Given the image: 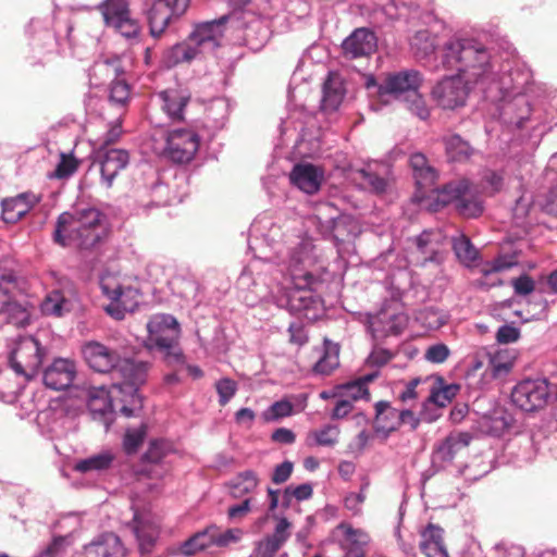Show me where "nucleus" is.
Wrapping results in <instances>:
<instances>
[{"mask_svg":"<svg viewBox=\"0 0 557 557\" xmlns=\"http://www.w3.org/2000/svg\"><path fill=\"white\" fill-rule=\"evenodd\" d=\"M286 269L288 276L271 289L269 300L308 321L318 320L324 313V304L311 287L324 270V260L311 238H301L289 249Z\"/></svg>","mask_w":557,"mask_h":557,"instance_id":"obj_1","label":"nucleus"},{"mask_svg":"<svg viewBox=\"0 0 557 557\" xmlns=\"http://www.w3.org/2000/svg\"><path fill=\"white\" fill-rule=\"evenodd\" d=\"M433 71H455L468 84L494 82L491 53L486 47L474 38L455 37L441 49V61L435 58L431 65Z\"/></svg>","mask_w":557,"mask_h":557,"instance_id":"obj_2","label":"nucleus"},{"mask_svg":"<svg viewBox=\"0 0 557 557\" xmlns=\"http://www.w3.org/2000/svg\"><path fill=\"white\" fill-rule=\"evenodd\" d=\"M103 235V214L95 207H84L59 215L53 239L62 247L90 249Z\"/></svg>","mask_w":557,"mask_h":557,"instance_id":"obj_3","label":"nucleus"},{"mask_svg":"<svg viewBox=\"0 0 557 557\" xmlns=\"http://www.w3.org/2000/svg\"><path fill=\"white\" fill-rule=\"evenodd\" d=\"M451 244L456 258L465 265L470 267L478 258V250L470 239L463 235L451 236L449 239L442 230L424 231L417 238L419 250L425 255L424 262H442L443 251Z\"/></svg>","mask_w":557,"mask_h":557,"instance_id":"obj_4","label":"nucleus"},{"mask_svg":"<svg viewBox=\"0 0 557 557\" xmlns=\"http://www.w3.org/2000/svg\"><path fill=\"white\" fill-rule=\"evenodd\" d=\"M530 81L529 72H520L519 70L510 71L499 77L497 85L504 96L513 95L512 101L506 102L503 107V119L509 125L521 128L524 122L529 120L531 107L528 99L521 95L525 85Z\"/></svg>","mask_w":557,"mask_h":557,"instance_id":"obj_5","label":"nucleus"},{"mask_svg":"<svg viewBox=\"0 0 557 557\" xmlns=\"http://www.w3.org/2000/svg\"><path fill=\"white\" fill-rule=\"evenodd\" d=\"M102 294L110 299L106 311L115 320H122L126 312H133L138 306V289L127 283L125 277L107 272L100 277Z\"/></svg>","mask_w":557,"mask_h":557,"instance_id":"obj_6","label":"nucleus"},{"mask_svg":"<svg viewBox=\"0 0 557 557\" xmlns=\"http://www.w3.org/2000/svg\"><path fill=\"white\" fill-rule=\"evenodd\" d=\"M478 193L476 186L463 180L445 185L438 198L444 205L454 203L462 216L476 218L483 212V201Z\"/></svg>","mask_w":557,"mask_h":557,"instance_id":"obj_7","label":"nucleus"},{"mask_svg":"<svg viewBox=\"0 0 557 557\" xmlns=\"http://www.w3.org/2000/svg\"><path fill=\"white\" fill-rule=\"evenodd\" d=\"M552 393L546 379H525L520 381L511 392L512 403L525 412L544 409Z\"/></svg>","mask_w":557,"mask_h":557,"instance_id":"obj_8","label":"nucleus"},{"mask_svg":"<svg viewBox=\"0 0 557 557\" xmlns=\"http://www.w3.org/2000/svg\"><path fill=\"white\" fill-rule=\"evenodd\" d=\"M97 8L106 26L113 28L127 39L137 38L140 26L131 16L128 0H102Z\"/></svg>","mask_w":557,"mask_h":557,"instance_id":"obj_9","label":"nucleus"},{"mask_svg":"<svg viewBox=\"0 0 557 557\" xmlns=\"http://www.w3.org/2000/svg\"><path fill=\"white\" fill-rule=\"evenodd\" d=\"M475 84H468L457 73L443 77L432 89V98L438 107L455 110L466 104L470 90Z\"/></svg>","mask_w":557,"mask_h":557,"instance_id":"obj_10","label":"nucleus"},{"mask_svg":"<svg viewBox=\"0 0 557 557\" xmlns=\"http://www.w3.org/2000/svg\"><path fill=\"white\" fill-rule=\"evenodd\" d=\"M200 145L198 134L189 128H174L168 133L164 154L180 164L189 163Z\"/></svg>","mask_w":557,"mask_h":557,"instance_id":"obj_11","label":"nucleus"},{"mask_svg":"<svg viewBox=\"0 0 557 557\" xmlns=\"http://www.w3.org/2000/svg\"><path fill=\"white\" fill-rule=\"evenodd\" d=\"M422 81L421 73L416 70H405L389 74L377 88L379 98L384 103L388 102V97L406 99L419 90Z\"/></svg>","mask_w":557,"mask_h":557,"instance_id":"obj_12","label":"nucleus"},{"mask_svg":"<svg viewBox=\"0 0 557 557\" xmlns=\"http://www.w3.org/2000/svg\"><path fill=\"white\" fill-rule=\"evenodd\" d=\"M149 339L157 348H174L178 344L181 327L171 314H154L147 324Z\"/></svg>","mask_w":557,"mask_h":557,"instance_id":"obj_13","label":"nucleus"},{"mask_svg":"<svg viewBox=\"0 0 557 557\" xmlns=\"http://www.w3.org/2000/svg\"><path fill=\"white\" fill-rule=\"evenodd\" d=\"M190 0H156L149 11L150 33L153 37L160 36L173 17L183 15Z\"/></svg>","mask_w":557,"mask_h":557,"instance_id":"obj_14","label":"nucleus"},{"mask_svg":"<svg viewBox=\"0 0 557 557\" xmlns=\"http://www.w3.org/2000/svg\"><path fill=\"white\" fill-rule=\"evenodd\" d=\"M518 360L517 350H484L473 367L474 370L485 368V372L494 379L507 376Z\"/></svg>","mask_w":557,"mask_h":557,"instance_id":"obj_15","label":"nucleus"},{"mask_svg":"<svg viewBox=\"0 0 557 557\" xmlns=\"http://www.w3.org/2000/svg\"><path fill=\"white\" fill-rule=\"evenodd\" d=\"M333 536L344 550L346 557H366L370 536L361 529L342 522L333 531Z\"/></svg>","mask_w":557,"mask_h":557,"instance_id":"obj_16","label":"nucleus"},{"mask_svg":"<svg viewBox=\"0 0 557 557\" xmlns=\"http://www.w3.org/2000/svg\"><path fill=\"white\" fill-rule=\"evenodd\" d=\"M225 17L197 24L189 34V40L200 54L213 52L224 36Z\"/></svg>","mask_w":557,"mask_h":557,"instance_id":"obj_17","label":"nucleus"},{"mask_svg":"<svg viewBox=\"0 0 557 557\" xmlns=\"http://www.w3.org/2000/svg\"><path fill=\"white\" fill-rule=\"evenodd\" d=\"M360 234L358 222L349 215L332 219V237L339 257L349 253L354 247L355 238Z\"/></svg>","mask_w":557,"mask_h":557,"instance_id":"obj_18","label":"nucleus"},{"mask_svg":"<svg viewBox=\"0 0 557 557\" xmlns=\"http://www.w3.org/2000/svg\"><path fill=\"white\" fill-rule=\"evenodd\" d=\"M471 441L472 435L468 432H451L435 446L433 458L441 463L450 465L467 450Z\"/></svg>","mask_w":557,"mask_h":557,"instance_id":"obj_19","label":"nucleus"},{"mask_svg":"<svg viewBox=\"0 0 557 557\" xmlns=\"http://www.w3.org/2000/svg\"><path fill=\"white\" fill-rule=\"evenodd\" d=\"M408 317L403 312L383 310L369 321V330L375 339L398 335L408 324Z\"/></svg>","mask_w":557,"mask_h":557,"instance_id":"obj_20","label":"nucleus"},{"mask_svg":"<svg viewBox=\"0 0 557 557\" xmlns=\"http://www.w3.org/2000/svg\"><path fill=\"white\" fill-rule=\"evenodd\" d=\"M76 375V367L70 359L58 358L44 371V384L53 391L71 386Z\"/></svg>","mask_w":557,"mask_h":557,"instance_id":"obj_21","label":"nucleus"},{"mask_svg":"<svg viewBox=\"0 0 557 557\" xmlns=\"http://www.w3.org/2000/svg\"><path fill=\"white\" fill-rule=\"evenodd\" d=\"M290 183L301 191L315 194L324 180V172L311 163H298L289 173Z\"/></svg>","mask_w":557,"mask_h":557,"instance_id":"obj_22","label":"nucleus"},{"mask_svg":"<svg viewBox=\"0 0 557 557\" xmlns=\"http://www.w3.org/2000/svg\"><path fill=\"white\" fill-rule=\"evenodd\" d=\"M149 363L135 358H125L120 361L117 373L123 377L124 382L119 387L122 392L124 388L128 392L138 393L140 385L146 383Z\"/></svg>","mask_w":557,"mask_h":557,"instance_id":"obj_23","label":"nucleus"},{"mask_svg":"<svg viewBox=\"0 0 557 557\" xmlns=\"http://www.w3.org/2000/svg\"><path fill=\"white\" fill-rule=\"evenodd\" d=\"M44 356L45 350H12L9 363L16 374L30 381L38 373Z\"/></svg>","mask_w":557,"mask_h":557,"instance_id":"obj_24","label":"nucleus"},{"mask_svg":"<svg viewBox=\"0 0 557 557\" xmlns=\"http://www.w3.org/2000/svg\"><path fill=\"white\" fill-rule=\"evenodd\" d=\"M128 153L123 149H100L98 160L100 163L101 180L107 187H111L113 180L128 163Z\"/></svg>","mask_w":557,"mask_h":557,"instance_id":"obj_25","label":"nucleus"},{"mask_svg":"<svg viewBox=\"0 0 557 557\" xmlns=\"http://www.w3.org/2000/svg\"><path fill=\"white\" fill-rule=\"evenodd\" d=\"M157 100L162 111L172 121H181L184 111L190 100V94L182 88H169L157 95Z\"/></svg>","mask_w":557,"mask_h":557,"instance_id":"obj_26","label":"nucleus"},{"mask_svg":"<svg viewBox=\"0 0 557 557\" xmlns=\"http://www.w3.org/2000/svg\"><path fill=\"white\" fill-rule=\"evenodd\" d=\"M133 532L141 555L150 554L159 536V525L148 516L135 513Z\"/></svg>","mask_w":557,"mask_h":557,"instance_id":"obj_27","label":"nucleus"},{"mask_svg":"<svg viewBox=\"0 0 557 557\" xmlns=\"http://www.w3.org/2000/svg\"><path fill=\"white\" fill-rule=\"evenodd\" d=\"M39 198L33 193H23L1 201L2 219L7 223H16L37 203Z\"/></svg>","mask_w":557,"mask_h":557,"instance_id":"obj_28","label":"nucleus"},{"mask_svg":"<svg viewBox=\"0 0 557 557\" xmlns=\"http://www.w3.org/2000/svg\"><path fill=\"white\" fill-rule=\"evenodd\" d=\"M126 548L121 539L113 533L98 536L84 547V557H125Z\"/></svg>","mask_w":557,"mask_h":557,"instance_id":"obj_29","label":"nucleus"},{"mask_svg":"<svg viewBox=\"0 0 557 557\" xmlns=\"http://www.w3.org/2000/svg\"><path fill=\"white\" fill-rule=\"evenodd\" d=\"M419 547L425 557H449L444 540V529L429 523L420 531Z\"/></svg>","mask_w":557,"mask_h":557,"instance_id":"obj_30","label":"nucleus"},{"mask_svg":"<svg viewBox=\"0 0 557 557\" xmlns=\"http://www.w3.org/2000/svg\"><path fill=\"white\" fill-rule=\"evenodd\" d=\"M376 48L375 35L367 28L356 29L343 42V51L351 59L372 53Z\"/></svg>","mask_w":557,"mask_h":557,"instance_id":"obj_31","label":"nucleus"},{"mask_svg":"<svg viewBox=\"0 0 557 557\" xmlns=\"http://www.w3.org/2000/svg\"><path fill=\"white\" fill-rule=\"evenodd\" d=\"M346 89L343 77L331 72L323 84V95L321 100V110L325 113L335 112L342 104Z\"/></svg>","mask_w":557,"mask_h":557,"instance_id":"obj_32","label":"nucleus"},{"mask_svg":"<svg viewBox=\"0 0 557 557\" xmlns=\"http://www.w3.org/2000/svg\"><path fill=\"white\" fill-rule=\"evenodd\" d=\"M437 39L429 30L423 29L417 32L410 39V47L414 55L420 60H426L428 66L432 70V64L441 61V51L434 54Z\"/></svg>","mask_w":557,"mask_h":557,"instance_id":"obj_33","label":"nucleus"},{"mask_svg":"<svg viewBox=\"0 0 557 557\" xmlns=\"http://www.w3.org/2000/svg\"><path fill=\"white\" fill-rule=\"evenodd\" d=\"M251 234L260 237L270 249L275 250V253H281L278 249L282 239L281 226L274 223L270 218H260L256 220L250 228Z\"/></svg>","mask_w":557,"mask_h":557,"instance_id":"obj_34","label":"nucleus"},{"mask_svg":"<svg viewBox=\"0 0 557 557\" xmlns=\"http://www.w3.org/2000/svg\"><path fill=\"white\" fill-rule=\"evenodd\" d=\"M84 358L95 372L108 373L117 371L121 359L116 350H83Z\"/></svg>","mask_w":557,"mask_h":557,"instance_id":"obj_35","label":"nucleus"},{"mask_svg":"<svg viewBox=\"0 0 557 557\" xmlns=\"http://www.w3.org/2000/svg\"><path fill=\"white\" fill-rule=\"evenodd\" d=\"M87 406L94 419H102L106 423V416L113 411V401L110 393L104 387H92L88 389Z\"/></svg>","mask_w":557,"mask_h":557,"instance_id":"obj_36","label":"nucleus"},{"mask_svg":"<svg viewBox=\"0 0 557 557\" xmlns=\"http://www.w3.org/2000/svg\"><path fill=\"white\" fill-rule=\"evenodd\" d=\"M123 72L124 69L120 58H107L95 62L90 70V79H95L92 84L100 85L106 79L120 77Z\"/></svg>","mask_w":557,"mask_h":557,"instance_id":"obj_37","label":"nucleus"},{"mask_svg":"<svg viewBox=\"0 0 557 557\" xmlns=\"http://www.w3.org/2000/svg\"><path fill=\"white\" fill-rule=\"evenodd\" d=\"M410 165L419 188H429L435 184L437 172L428 163L424 154L413 153L410 157Z\"/></svg>","mask_w":557,"mask_h":557,"instance_id":"obj_38","label":"nucleus"},{"mask_svg":"<svg viewBox=\"0 0 557 557\" xmlns=\"http://www.w3.org/2000/svg\"><path fill=\"white\" fill-rule=\"evenodd\" d=\"M230 113V103L225 98L212 99L206 108V126L213 131L224 127Z\"/></svg>","mask_w":557,"mask_h":557,"instance_id":"obj_39","label":"nucleus"},{"mask_svg":"<svg viewBox=\"0 0 557 557\" xmlns=\"http://www.w3.org/2000/svg\"><path fill=\"white\" fill-rule=\"evenodd\" d=\"M115 456L111 451H101L76 461L73 469L79 473L99 472L111 468Z\"/></svg>","mask_w":557,"mask_h":557,"instance_id":"obj_40","label":"nucleus"},{"mask_svg":"<svg viewBox=\"0 0 557 557\" xmlns=\"http://www.w3.org/2000/svg\"><path fill=\"white\" fill-rule=\"evenodd\" d=\"M459 389L458 384H444V379L436 376L426 400L437 407H446L457 396Z\"/></svg>","mask_w":557,"mask_h":557,"instance_id":"obj_41","label":"nucleus"},{"mask_svg":"<svg viewBox=\"0 0 557 557\" xmlns=\"http://www.w3.org/2000/svg\"><path fill=\"white\" fill-rule=\"evenodd\" d=\"M259 484L257 473L251 470H246L238 473L234 479L227 483L230 494L234 498H240L256 490Z\"/></svg>","mask_w":557,"mask_h":557,"instance_id":"obj_42","label":"nucleus"},{"mask_svg":"<svg viewBox=\"0 0 557 557\" xmlns=\"http://www.w3.org/2000/svg\"><path fill=\"white\" fill-rule=\"evenodd\" d=\"M447 159L451 162H463L468 160L473 149L459 135H450L444 138Z\"/></svg>","mask_w":557,"mask_h":557,"instance_id":"obj_43","label":"nucleus"},{"mask_svg":"<svg viewBox=\"0 0 557 557\" xmlns=\"http://www.w3.org/2000/svg\"><path fill=\"white\" fill-rule=\"evenodd\" d=\"M339 433V429L336 425L327 424L320 430L310 431L307 435L306 444L309 447H333L338 443Z\"/></svg>","mask_w":557,"mask_h":557,"instance_id":"obj_44","label":"nucleus"},{"mask_svg":"<svg viewBox=\"0 0 557 557\" xmlns=\"http://www.w3.org/2000/svg\"><path fill=\"white\" fill-rule=\"evenodd\" d=\"M197 49L188 37L186 41L176 44L169 50L166 62L171 66L182 62H190L201 55Z\"/></svg>","mask_w":557,"mask_h":557,"instance_id":"obj_45","label":"nucleus"},{"mask_svg":"<svg viewBox=\"0 0 557 557\" xmlns=\"http://www.w3.org/2000/svg\"><path fill=\"white\" fill-rule=\"evenodd\" d=\"M379 375L377 371L366 374L362 377L348 382L337 387L338 391L342 392L343 395L351 398L352 400L366 398L369 399L370 393L367 387L369 382H372Z\"/></svg>","mask_w":557,"mask_h":557,"instance_id":"obj_46","label":"nucleus"},{"mask_svg":"<svg viewBox=\"0 0 557 557\" xmlns=\"http://www.w3.org/2000/svg\"><path fill=\"white\" fill-rule=\"evenodd\" d=\"M446 314L434 307H426L416 314V322L426 330H436L446 322Z\"/></svg>","mask_w":557,"mask_h":557,"instance_id":"obj_47","label":"nucleus"},{"mask_svg":"<svg viewBox=\"0 0 557 557\" xmlns=\"http://www.w3.org/2000/svg\"><path fill=\"white\" fill-rule=\"evenodd\" d=\"M69 310V301L62 296L60 292H52L41 304V311L46 315L61 317Z\"/></svg>","mask_w":557,"mask_h":557,"instance_id":"obj_48","label":"nucleus"},{"mask_svg":"<svg viewBox=\"0 0 557 557\" xmlns=\"http://www.w3.org/2000/svg\"><path fill=\"white\" fill-rule=\"evenodd\" d=\"M173 449L172 443L166 440H152L143 459L148 462L158 463Z\"/></svg>","mask_w":557,"mask_h":557,"instance_id":"obj_49","label":"nucleus"},{"mask_svg":"<svg viewBox=\"0 0 557 557\" xmlns=\"http://www.w3.org/2000/svg\"><path fill=\"white\" fill-rule=\"evenodd\" d=\"M147 435V425L140 424L135 429H127L124 435L123 447L126 454H135Z\"/></svg>","mask_w":557,"mask_h":557,"instance_id":"obj_50","label":"nucleus"},{"mask_svg":"<svg viewBox=\"0 0 557 557\" xmlns=\"http://www.w3.org/2000/svg\"><path fill=\"white\" fill-rule=\"evenodd\" d=\"M339 366L338 350H323L313 366L314 373L329 375Z\"/></svg>","mask_w":557,"mask_h":557,"instance_id":"obj_51","label":"nucleus"},{"mask_svg":"<svg viewBox=\"0 0 557 557\" xmlns=\"http://www.w3.org/2000/svg\"><path fill=\"white\" fill-rule=\"evenodd\" d=\"M294 406L287 399H281L273 403L264 412L263 419L267 422L277 421L280 419L289 417L293 414Z\"/></svg>","mask_w":557,"mask_h":557,"instance_id":"obj_52","label":"nucleus"},{"mask_svg":"<svg viewBox=\"0 0 557 557\" xmlns=\"http://www.w3.org/2000/svg\"><path fill=\"white\" fill-rule=\"evenodd\" d=\"M375 422L376 424L383 429V430H386V431H393L397 428V424H388L387 423V419L389 417L392 418H396L398 417V411L393 409L388 403L386 401H379L376 405H375Z\"/></svg>","mask_w":557,"mask_h":557,"instance_id":"obj_53","label":"nucleus"},{"mask_svg":"<svg viewBox=\"0 0 557 557\" xmlns=\"http://www.w3.org/2000/svg\"><path fill=\"white\" fill-rule=\"evenodd\" d=\"M312 485L309 483H304L298 486L289 485L285 488L283 494V506L289 507L293 498H296L299 502L309 499L312 496Z\"/></svg>","mask_w":557,"mask_h":557,"instance_id":"obj_54","label":"nucleus"},{"mask_svg":"<svg viewBox=\"0 0 557 557\" xmlns=\"http://www.w3.org/2000/svg\"><path fill=\"white\" fill-rule=\"evenodd\" d=\"M109 98L111 102L119 106H124L129 99L128 84L120 77L113 78L110 87Z\"/></svg>","mask_w":557,"mask_h":557,"instance_id":"obj_55","label":"nucleus"},{"mask_svg":"<svg viewBox=\"0 0 557 557\" xmlns=\"http://www.w3.org/2000/svg\"><path fill=\"white\" fill-rule=\"evenodd\" d=\"M215 391L219 395V404L224 407L236 394L237 383L228 377H223L215 383Z\"/></svg>","mask_w":557,"mask_h":557,"instance_id":"obj_56","label":"nucleus"},{"mask_svg":"<svg viewBox=\"0 0 557 557\" xmlns=\"http://www.w3.org/2000/svg\"><path fill=\"white\" fill-rule=\"evenodd\" d=\"M77 168L78 161L72 154L61 153L53 176L57 178H66L74 174Z\"/></svg>","mask_w":557,"mask_h":557,"instance_id":"obj_57","label":"nucleus"},{"mask_svg":"<svg viewBox=\"0 0 557 557\" xmlns=\"http://www.w3.org/2000/svg\"><path fill=\"white\" fill-rule=\"evenodd\" d=\"M242 536V529L234 528L222 531L221 528L216 525L215 546L220 548L228 547L231 544L239 542Z\"/></svg>","mask_w":557,"mask_h":557,"instance_id":"obj_58","label":"nucleus"},{"mask_svg":"<svg viewBox=\"0 0 557 557\" xmlns=\"http://www.w3.org/2000/svg\"><path fill=\"white\" fill-rule=\"evenodd\" d=\"M503 181L502 174L493 170H485L482 174L481 187L486 194L493 195L500 190Z\"/></svg>","mask_w":557,"mask_h":557,"instance_id":"obj_59","label":"nucleus"},{"mask_svg":"<svg viewBox=\"0 0 557 557\" xmlns=\"http://www.w3.org/2000/svg\"><path fill=\"white\" fill-rule=\"evenodd\" d=\"M14 284V276L12 274L1 275L0 282V313L11 310L13 304L11 302V286Z\"/></svg>","mask_w":557,"mask_h":557,"instance_id":"obj_60","label":"nucleus"},{"mask_svg":"<svg viewBox=\"0 0 557 557\" xmlns=\"http://www.w3.org/2000/svg\"><path fill=\"white\" fill-rule=\"evenodd\" d=\"M408 103V109L421 120H426L430 115L429 108L425 104L419 90L405 99Z\"/></svg>","mask_w":557,"mask_h":557,"instance_id":"obj_61","label":"nucleus"},{"mask_svg":"<svg viewBox=\"0 0 557 557\" xmlns=\"http://www.w3.org/2000/svg\"><path fill=\"white\" fill-rule=\"evenodd\" d=\"M360 177L363 180L364 184L372 188L375 193H382L386 188V181L373 173L370 168L361 169L359 171Z\"/></svg>","mask_w":557,"mask_h":557,"instance_id":"obj_62","label":"nucleus"},{"mask_svg":"<svg viewBox=\"0 0 557 557\" xmlns=\"http://www.w3.org/2000/svg\"><path fill=\"white\" fill-rule=\"evenodd\" d=\"M288 343L294 346H305L308 344V334L306 329L299 323H290L287 329Z\"/></svg>","mask_w":557,"mask_h":557,"instance_id":"obj_63","label":"nucleus"},{"mask_svg":"<svg viewBox=\"0 0 557 557\" xmlns=\"http://www.w3.org/2000/svg\"><path fill=\"white\" fill-rule=\"evenodd\" d=\"M282 546L270 536L258 542L255 549L256 557H273Z\"/></svg>","mask_w":557,"mask_h":557,"instance_id":"obj_64","label":"nucleus"}]
</instances>
